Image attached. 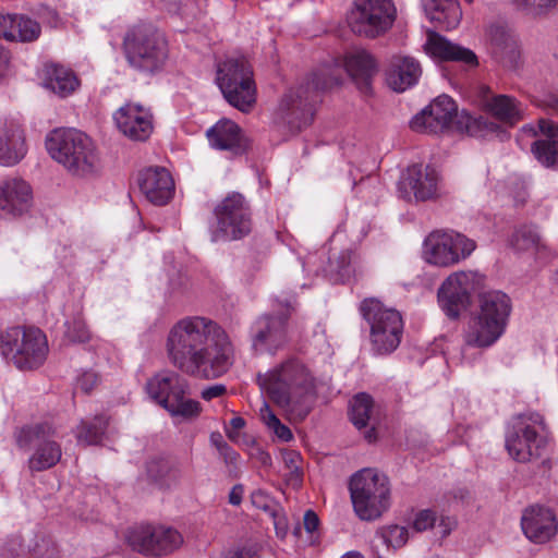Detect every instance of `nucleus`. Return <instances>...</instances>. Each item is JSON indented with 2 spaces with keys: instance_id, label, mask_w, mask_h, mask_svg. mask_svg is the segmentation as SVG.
Segmentation results:
<instances>
[{
  "instance_id": "nucleus-43",
  "label": "nucleus",
  "mask_w": 558,
  "mask_h": 558,
  "mask_svg": "<svg viewBox=\"0 0 558 558\" xmlns=\"http://www.w3.org/2000/svg\"><path fill=\"white\" fill-rule=\"evenodd\" d=\"M65 335L72 342H86L90 338L89 331L80 316L66 323Z\"/></svg>"
},
{
  "instance_id": "nucleus-60",
  "label": "nucleus",
  "mask_w": 558,
  "mask_h": 558,
  "mask_svg": "<svg viewBox=\"0 0 558 558\" xmlns=\"http://www.w3.org/2000/svg\"><path fill=\"white\" fill-rule=\"evenodd\" d=\"M510 51H511V53H513V54H515V53H517L515 45H514V44H512V45L510 46Z\"/></svg>"
},
{
  "instance_id": "nucleus-22",
  "label": "nucleus",
  "mask_w": 558,
  "mask_h": 558,
  "mask_svg": "<svg viewBox=\"0 0 558 558\" xmlns=\"http://www.w3.org/2000/svg\"><path fill=\"white\" fill-rule=\"evenodd\" d=\"M456 113L454 100L447 95H441L413 117L410 126L415 132L438 133L450 124Z\"/></svg>"
},
{
  "instance_id": "nucleus-31",
  "label": "nucleus",
  "mask_w": 558,
  "mask_h": 558,
  "mask_svg": "<svg viewBox=\"0 0 558 558\" xmlns=\"http://www.w3.org/2000/svg\"><path fill=\"white\" fill-rule=\"evenodd\" d=\"M344 68L356 87L364 94L369 93L372 80L378 71L374 57L363 49L351 51L344 58Z\"/></svg>"
},
{
  "instance_id": "nucleus-10",
  "label": "nucleus",
  "mask_w": 558,
  "mask_h": 558,
  "mask_svg": "<svg viewBox=\"0 0 558 558\" xmlns=\"http://www.w3.org/2000/svg\"><path fill=\"white\" fill-rule=\"evenodd\" d=\"M218 85L227 101L241 110L248 112L256 101V88L253 81V70L244 58L225 61L217 73Z\"/></svg>"
},
{
  "instance_id": "nucleus-34",
  "label": "nucleus",
  "mask_w": 558,
  "mask_h": 558,
  "mask_svg": "<svg viewBox=\"0 0 558 558\" xmlns=\"http://www.w3.org/2000/svg\"><path fill=\"white\" fill-rule=\"evenodd\" d=\"M485 107L495 118L510 125L522 119L521 105L511 96H493L486 100Z\"/></svg>"
},
{
  "instance_id": "nucleus-53",
  "label": "nucleus",
  "mask_w": 558,
  "mask_h": 558,
  "mask_svg": "<svg viewBox=\"0 0 558 558\" xmlns=\"http://www.w3.org/2000/svg\"><path fill=\"white\" fill-rule=\"evenodd\" d=\"M9 52L0 46V77L3 76L9 66Z\"/></svg>"
},
{
  "instance_id": "nucleus-8",
  "label": "nucleus",
  "mask_w": 558,
  "mask_h": 558,
  "mask_svg": "<svg viewBox=\"0 0 558 558\" xmlns=\"http://www.w3.org/2000/svg\"><path fill=\"white\" fill-rule=\"evenodd\" d=\"M350 493L354 511L362 520L377 519L390 505L387 477L372 469H364L352 476Z\"/></svg>"
},
{
  "instance_id": "nucleus-58",
  "label": "nucleus",
  "mask_w": 558,
  "mask_h": 558,
  "mask_svg": "<svg viewBox=\"0 0 558 558\" xmlns=\"http://www.w3.org/2000/svg\"><path fill=\"white\" fill-rule=\"evenodd\" d=\"M263 458H262V461L263 463H267L268 461H270V457L269 454L267 453H262Z\"/></svg>"
},
{
  "instance_id": "nucleus-62",
  "label": "nucleus",
  "mask_w": 558,
  "mask_h": 558,
  "mask_svg": "<svg viewBox=\"0 0 558 558\" xmlns=\"http://www.w3.org/2000/svg\"><path fill=\"white\" fill-rule=\"evenodd\" d=\"M523 131H524V132H525V131L533 132V128H529V129H527V128H523Z\"/></svg>"
},
{
  "instance_id": "nucleus-14",
  "label": "nucleus",
  "mask_w": 558,
  "mask_h": 558,
  "mask_svg": "<svg viewBox=\"0 0 558 558\" xmlns=\"http://www.w3.org/2000/svg\"><path fill=\"white\" fill-rule=\"evenodd\" d=\"M396 8L391 0H355L347 15L350 29L366 38H376L392 26Z\"/></svg>"
},
{
  "instance_id": "nucleus-12",
  "label": "nucleus",
  "mask_w": 558,
  "mask_h": 558,
  "mask_svg": "<svg viewBox=\"0 0 558 558\" xmlns=\"http://www.w3.org/2000/svg\"><path fill=\"white\" fill-rule=\"evenodd\" d=\"M251 229V211L241 194L226 196L214 208V220L209 225L214 242L242 239Z\"/></svg>"
},
{
  "instance_id": "nucleus-61",
  "label": "nucleus",
  "mask_w": 558,
  "mask_h": 558,
  "mask_svg": "<svg viewBox=\"0 0 558 558\" xmlns=\"http://www.w3.org/2000/svg\"><path fill=\"white\" fill-rule=\"evenodd\" d=\"M366 438L368 439V441H372V435H371V433H367Z\"/></svg>"
},
{
  "instance_id": "nucleus-36",
  "label": "nucleus",
  "mask_w": 558,
  "mask_h": 558,
  "mask_svg": "<svg viewBox=\"0 0 558 558\" xmlns=\"http://www.w3.org/2000/svg\"><path fill=\"white\" fill-rule=\"evenodd\" d=\"M374 410L372 397L365 392L357 393L351 401L350 416L357 428L367 426Z\"/></svg>"
},
{
  "instance_id": "nucleus-21",
  "label": "nucleus",
  "mask_w": 558,
  "mask_h": 558,
  "mask_svg": "<svg viewBox=\"0 0 558 558\" xmlns=\"http://www.w3.org/2000/svg\"><path fill=\"white\" fill-rule=\"evenodd\" d=\"M113 120L119 131L132 141L144 142L154 130L150 110L137 104H126L119 108Z\"/></svg>"
},
{
  "instance_id": "nucleus-18",
  "label": "nucleus",
  "mask_w": 558,
  "mask_h": 558,
  "mask_svg": "<svg viewBox=\"0 0 558 558\" xmlns=\"http://www.w3.org/2000/svg\"><path fill=\"white\" fill-rule=\"evenodd\" d=\"M484 277L476 271L461 270L448 276L438 289V303L450 318L459 317L469 304L471 294L482 284Z\"/></svg>"
},
{
  "instance_id": "nucleus-50",
  "label": "nucleus",
  "mask_w": 558,
  "mask_h": 558,
  "mask_svg": "<svg viewBox=\"0 0 558 558\" xmlns=\"http://www.w3.org/2000/svg\"><path fill=\"white\" fill-rule=\"evenodd\" d=\"M303 521H304V527L308 533H313L314 531H316L319 525V519H318L317 514L312 510H307L304 513Z\"/></svg>"
},
{
  "instance_id": "nucleus-6",
  "label": "nucleus",
  "mask_w": 558,
  "mask_h": 558,
  "mask_svg": "<svg viewBox=\"0 0 558 558\" xmlns=\"http://www.w3.org/2000/svg\"><path fill=\"white\" fill-rule=\"evenodd\" d=\"M145 390L171 416L195 418L203 410L198 401L187 397V380L174 371L163 369L156 373L147 380Z\"/></svg>"
},
{
  "instance_id": "nucleus-11",
  "label": "nucleus",
  "mask_w": 558,
  "mask_h": 558,
  "mask_svg": "<svg viewBox=\"0 0 558 558\" xmlns=\"http://www.w3.org/2000/svg\"><path fill=\"white\" fill-rule=\"evenodd\" d=\"M56 437V428L47 422L24 426L15 433L19 448L34 449L28 459L32 472L48 470L60 461L62 450L60 444L54 440Z\"/></svg>"
},
{
  "instance_id": "nucleus-41",
  "label": "nucleus",
  "mask_w": 558,
  "mask_h": 558,
  "mask_svg": "<svg viewBox=\"0 0 558 558\" xmlns=\"http://www.w3.org/2000/svg\"><path fill=\"white\" fill-rule=\"evenodd\" d=\"M376 535L386 544L388 547L400 548L402 547L409 537L408 530L400 525H387L380 527Z\"/></svg>"
},
{
  "instance_id": "nucleus-1",
  "label": "nucleus",
  "mask_w": 558,
  "mask_h": 558,
  "mask_svg": "<svg viewBox=\"0 0 558 558\" xmlns=\"http://www.w3.org/2000/svg\"><path fill=\"white\" fill-rule=\"evenodd\" d=\"M166 351L174 367L202 379L221 377L234 361L233 344L226 330L201 316L177 322L168 332Z\"/></svg>"
},
{
  "instance_id": "nucleus-29",
  "label": "nucleus",
  "mask_w": 558,
  "mask_h": 558,
  "mask_svg": "<svg viewBox=\"0 0 558 558\" xmlns=\"http://www.w3.org/2000/svg\"><path fill=\"white\" fill-rule=\"evenodd\" d=\"M421 74V65L414 58L393 56L386 71V82L391 89L400 93L415 85Z\"/></svg>"
},
{
  "instance_id": "nucleus-59",
  "label": "nucleus",
  "mask_w": 558,
  "mask_h": 558,
  "mask_svg": "<svg viewBox=\"0 0 558 558\" xmlns=\"http://www.w3.org/2000/svg\"><path fill=\"white\" fill-rule=\"evenodd\" d=\"M236 457H238V454L235 453V451H230V453H229L230 460H235Z\"/></svg>"
},
{
  "instance_id": "nucleus-26",
  "label": "nucleus",
  "mask_w": 558,
  "mask_h": 558,
  "mask_svg": "<svg viewBox=\"0 0 558 558\" xmlns=\"http://www.w3.org/2000/svg\"><path fill=\"white\" fill-rule=\"evenodd\" d=\"M137 183L141 192L155 205H165L172 198L174 182L165 168L150 167L142 170Z\"/></svg>"
},
{
  "instance_id": "nucleus-44",
  "label": "nucleus",
  "mask_w": 558,
  "mask_h": 558,
  "mask_svg": "<svg viewBox=\"0 0 558 558\" xmlns=\"http://www.w3.org/2000/svg\"><path fill=\"white\" fill-rule=\"evenodd\" d=\"M351 259H352V252L351 251H342L336 262H330V268L329 272L335 274L339 276L340 278H344L350 275L351 272Z\"/></svg>"
},
{
  "instance_id": "nucleus-39",
  "label": "nucleus",
  "mask_w": 558,
  "mask_h": 558,
  "mask_svg": "<svg viewBox=\"0 0 558 558\" xmlns=\"http://www.w3.org/2000/svg\"><path fill=\"white\" fill-rule=\"evenodd\" d=\"M281 459L283 462V476L286 477L287 483L296 488L301 486L302 483V457L295 450H282Z\"/></svg>"
},
{
  "instance_id": "nucleus-15",
  "label": "nucleus",
  "mask_w": 558,
  "mask_h": 558,
  "mask_svg": "<svg viewBox=\"0 0 558 558\" xmlns=\"http://www.w3.org/2000/svg\"><path fill=\"white\" fill-rule=\"evenodd\" d=\"M476 248L474 240L454 231H433L424 241V258L435 266L450 267L466 259Z\"/></svg>"
},
{
  "instance_id": "nucleus-27",
  "label": "nucleus",
  "mask_w": 558,
  "mask_h": 558,
  "mask_svg": "<svg viewBox=\"0 0 558 558\" xmlns=\"http://www.w3.org/2000/svg\"><path fill=\"white\" fill-rule=\"evenodd\" d=\"M27 154V144L21 124L11 119L0 122V165L13 167Z\"/></svg>"
},
{
  "instance_id": "nucleus-42",
  "label": "nucleus",
  "mask_w": 558,
  "mask_h": 558,
  "mask_svg": "<svg viewBox=\"0 0 558 558\" xmlns=\"http://www.w3.org/2000/svg\"><path fill=\"white\" fill-rule=\"evenodd\" d=\"M519 10L526 14L541 16L553 11L558 0H510Z\"/></svg>"
},
{
  "instance_id": "nucleus-55",
  "label": "nucleus",
  "mask_w": 558,
  "mask_h": 558,
  "mask_svg": "<svg viewBox=\"0 0 558 558\" xmlns=\"http://www.w3.org/2000/svg\"><path fill=\"white\" fill-rule=\"evenodd\" d=\"M453 524L454 521L450 520L449 518H442L440 521V525L444 526V534H448Z\"/></svg>"
},
{
  "instance_id": "nucleus-57",
  "label": "nucleus",
  "mask_w": 558,
  "mask_h": 558,
  "mask_svg": "<svg viewBox=\"0 0 558 558\" xmlns=\"http://www.w3.org/2000/svg\"><path fill=\"white\" fill-rule=\"evenodd\" d=\"M154 466H155V463H150V464H149V466H148V473H149V475H150L154 480L158 481V480H160V478H161V475L155 474Z\"/></svg>"
},
{
  "instance_id": "nucleus-9",
  "label": "nucleus",
  "mask_w": 558,
  "mask_h": 558,
  "mask_svg": "<svg viewBox=\"0 0 558 558\" xmlns=\"http://www.w3.org/2000/svg\"><path fill=\"white\" fill-rule=\"evenodd\" d=\"M361 313L369 325L371 341L378 354L395 351L401 341L403 322L400 313L393 308L385 307L375 299L364 300Z\"/></svg>"
},
{
  "instance_id": "nucleus-2",
  "label": "nucleus",
  "mask_w": 558,
  "mask_h": 558,
  "mask_svg": "<svg viewBox=\"0 0 558 558\" xmlns=\"http://www.w3.org/2000/svg\"><path fill=\"white\" fill-rule=\"evenodd\" d=\"M257 383L290 421H302L310 413L315 378L299 359H288L258 374Z\"/></svg>"
},
{
  "instance_id": "nucleus-52",
  "label": "nucleus",
  "mask_w": 558,
  "mask_h": 558,
  "mask_svg": "<svg viewBox=\"0 0 558 558\" xmlns=\"http://www.w3.org/2000/svg\"><path fill=\"white\" fill-rule=\"evenodd\" d=\"M243 488L241 485L234 486L229 494V502L233 506H238L242 501Z\"/></svg>"
},
{
  "instance_id": "nucleus-13",
  "label": "nucleus",
  "mask_w": 558,
  "mask_h": 558,
  "mask_svg": "<svg viewBox=\"0 0 558 558\" xmlns=\"http://www.w3.org/2000/svg\"><path fill=\"white\" fill-rule=\"evenodd\" d=\"M2 352L20 369H33L44 363L48 352L46 336L37 328L12 327L1 336Z\"/></svg>"
},
{
  "instance_id": "nucleus-49",
  "label": "nucleus",
  "mask_w": 558,
  "mask_h": 558,
  "mask_svg": "<svg viewBox=\"0 0 558 558\" xmlns=\"http://www.w3.org/2000/svg\"><path fill=\"white\" fill-rule=\"evenodd\" d=\"M227 392V387L222 384H215L209 387H206L202 390L201 397L206 400L210 401L215 398H219L223 396Z\"/></svg>"
},
{
  "instance_id": "nucleus-16",
  "label": "nucleus",
  "mask_w": 558,
  "mask_h": 558,
  "mask_svg": "<svg viewBox=\"0 0 558 558\" xmlns=\"http://www.w3.org/2000/svg\"><path fill=\"white\" fill-rule=\"evenodd\" d=\"M520 416L506 434L505 446L509 456L520 463H526L538 459L546 446V437L537 430L536 425H542L538 414L529 418Z\"/></svg>"
},
{
  "instance_id": "nucleus-40",
  "label": "nucleus",
  "mask_w": 558,
  "mask_h": 558,
  "mask_svg": "<svg viewBox=\"0 0 558 558\" xmlns=\"http://www.w3.org/2000/svg\"><path fill=\"white\" fill-rule=\"evenodd\" d=\"M259 416L263 423L274 432V434L282 441H290L293 438L291 429L282 424L269 404L264 402L259 409Z\"/></svg>"
},
{
  "instance_id": "nucleus-23",
  "label": "nucleus",
  "mask_w": 558,
  "mask_h": 558,
  "mask_svg": "<svg viewBox=\"0 0 558 558\" xmlns=\"http://www.w3.org/2000/svg\"><path fill=\"white\" fill-rule=\"evenodd\" d=\"M521 527L525 537L534 544H546L558 532L556 513L547 507L531 506L521 518Z\"/></svg>"
},
{
  "instance_id": "nucleus-54",
  "label": "nucleus",
  "mask_w": 558,
  "mask_h": 558,
  "mask_svg": "<svg viewBox=\"0 0 558 558\" xmlns=\"http://www.w3.org/2000/svg\"><path fill=\"white\" fill-rule=\"evenodd\" d=\"M226 558H255V554L251 549H238L230 551Z\"/></svg>"
},
{
  "instance_id": "nucleus-48",
  "label": "nucleus",
  "mask_w": 558,
  "mask_h": 558,
  "mask_svg": "<svg viewBox=\"0 0 558 558\" xmlns=\"http://www.w3.org/2000/svg\"><path fill=\"white\" fill-rule=\"evenodd\" d=\"M538 129L542 134L547 136L546 140H557L558 137V124L548 119H539Z\"/></svg>"
},
{
  "instance_id": "nucleus-51",
  "label": "nucleus",
  "mask_w": 558,
  "mask_h": 558,
  "mask_svg": "<svg viewBox=\"0 0 558 558\" xmlns=\"http://www.w3.org/2000/svg\"><path fill=\"white\" fill-rule=\"evenodd\" d=\"M230 425L232 427L231 430H227V436L230 440L235 441L238 438V432L239 429L243 428L245 426V421L241 416H235L231 418Z\"/></svg>"
},
{
  "instance_id": "nucleus-5",
  "label": "nucleus",
  "mask_w": 558,
  "mask_h": 558,
  "mask_svg": "<svg viewBox=\"0 0 558 558\" xmlns=\"http://www.w3.org/2000/svg\"><path fill=\"white\" fill-rule=\"evenodd\" d=\"M510 312L511 302L507 294L490 291L481 295L478 311L463 331V359L466 348L487 349L494 345L506 330Z\"/></svg>"
},
{
  "instance_id": "nucleus-4",
  "label": "nucleus",
  "mask_w": 558,
  "mask_h": 558,
  "mask_svg": "<svg viewBox=\"0 0 558 558\" xmlns=\"http://www.w3.org/2000/svg\"><path fill=\"white\" fill-rule=\"evenodd\" d=\"M46 147L70 174L89 178L98 173L100 159L97 148L85 133L75 129H56L47 135Z\"/></svg>"
},
{
  "instance_id": "nucleus-35",
  "label": "nucleus",
  "mask_w": 558,
  "mask_h": 558,
  "mask_svg": "<svg viewBox=\"0 0 558 558\" xmlns=\"http://www.w3.org/2000/svg\"><path fill=\"white\" fill-rule=\"evenodd\" d=\"M511 245L519 251H533L537 256H545L547 250L536 229L531 226L517 229L512 234Z\"/></svg>"
},
{
  "instance_id": "nucleus-30",
  "label": "nucleus",
  "mask_w": 558,
  "mask_h": 558,
  "mask_svg": "<svg viewBox=\"0 0 558 558\" xmlns=\"http://www.w3.org/2000/svg\"><path fill=\"white\" fill-rule=\"evenodd\" d=\"M41 34L40 24L23 14H0V37L10 41L32 43Z\"/></svg>"
},
{
  "instance_id": "nucleus-63",
  "label": "nucleus",
  "mask_w": 558,
  "mask_h": 558,
  "mask_svg": "<svg viewBox=\"0 0 558 558\" xmlns=\"http://www.w3.org/2000/svg\"><path fill=\"white\" fill-rule=\"evenodd\" d=\"M162 468L166 469L167 471H169V469H168L166 463H162Z\"/></svg>"
},
{
  "instance_id": "nucleus-56",
  "label": "nucleus",
  "mask_w": 558,
  "mask_h": 558,
  "mask_svg": "<svg viewBox=\"0 0 558 558\" xmlns=\"http://www.w3.org/2000/svg\"><path fill=\"white\" fill-rule=\"evenodd\" d=\"M340 558H364V556L359 551L352 550V551L345 553Z\"/></svg>"
},
{
  "instance_id": "nucleus-38",
  "label": "nucleus",
  "mask_w": 558,
  "mask_h": 558,
  "mask_svg": "<svg viewBox=\"0 0 558 558\" xmlns=\"http://www.w3.org/2000/svg\"><path fill=\"white\" fill-rule=\"evenodd\" d=\"M107 425V418L102 415L96 416L90 423L82 421L81 425L77 427L76 438L80 442L83 441L86 445H96L101 440Z\"/></svg>"
},
{
  "instance_id": "nucleus-19",
  "label": "nucleus",
  "mask_w": 558,
  "mask_h": 558,
  "mask_svg": "<svg viewBox=\"0 0 558 558\" xmlns=\"http://www.w3.org/2000/svg\"><path fill=\"white\" fill-rule=\"evenodd\" d=\"M291 307L284 305L276 315L265 314L253 325V347L256 351L275 353L288 341V319Z\"/></svg>"
},
{
  "instance_id": "nucleus-3",
  "label": "nucleus",
  "mask_w": 558,
  "mask_h": 558,
  "mask_svg": "<svg viewBox=\"0 0 558 558\" xmlns=\"http://www.w3.org/2000/svg\"><path fill=\"white\" fill-rule=\"evenodd\" d=\"M340 84V70L336 65L319 69L305 86L289 89L281 98L276 111V122L288 125L292 132L300 131L313 120L316 93Z\"/></svg>"
},
{
  "instance_id": "nucleus-37",
  "label": "nucleus",
  "mask_w": 558,
  "mask_h": 558,
  "mask_svg": "<svg viewBox=\"0 0 558 558\" xmlns=\"http://www.w3.org/2000/svg\"><path fill=\"white\" fill-rule=\"evenodd\" d=\"M531 150L542 166L558 169V140H537Z\"/></svg>"
},
{
  "instance_id": "nucleus-24",
  "label": "nucleus",
  "mask_w": 558,
  "mask_h": 558,
  "mask_svg": "<svg viewBox=\"0 0 558 558\" xmlns=\"http://www.w3.org/2000/svg\"><path fill=\"white\" fill-rule=\"evenodd\" d=\"M206 137L210 147L217 150L229 151L233 156L246 153L250 141L241 128L229 119H220L206 131Z\"/></svg>"
},
{
  "instance_id": "nucleus-20",
  "label": "nucleus",
  "mask_w": 558,
  "mask_h": 558,
  "mask_svg": "<svg viewBox=\"0 0 558 558\" xmlns=\"http://www.w3.org/2000/svg\"><path fill=\"white\" fill-rule=\"evenodd\" d=\"M440 177L430 166L413 165L398 183L400 197L408 202H426L439 195Z\"/></svg>"
},
{
  "instance_id": "nucleus-32",
  "label": "nucleus",
  "mask_w": 558,
  "mask_h": 558,
  "mask_svg": "<svg viewBox=\"0 0 558 558\" xmlns=\"http://www.w3.org/2000/svg\"><path fill=\"white\" fill-rule=\"evenodd\" d=\"M424 10L430 21L446 29L456 28L462 17L458 0H424Z\"/></svg>"
},
{
  "instance_id": "nucleus-25",
  "label": "nucleus",
  "mask_w": 558,
  "mask_h": 558,
  "mask_svg": "<svg viewBox=\"0 0 558 558\" xmlns=\"http://www.w3.org/2000/svg\"><path fill=\"white\" fill-rule=\"evenodd\" d=\"M33 201L32 186L24 179L11 177L0 183V211L5 216L25 214Z\"/></svg>"
},
{
  "instance_id": "nucleus-28",
  "label": "nucleus",
  "mask_w": 558,
  "mask_h": 558,
  "mask_svg": "<svg viewBox=\"0 0 558 558\" xmlns=\"http://www.w3.org/2000/svg\"><path fill=\"white\" fill-rule=\"evenodd\" d=\"M424 51L437 61H454L468 65H477V57L472 50L453 44L433 31L426 33Z\"/></svg>"
},
{
  "instance_id": "nucleus-33",
  "label": "nucleus",
  "mask_w": 558,
  "mask_h": 558,
  "mask_svg": "<svg viewBox=\"0 0 558 558\" xmlns=\"http://www.w3.org/2000/svg\"><path fill=\"white\" fill-rule=\"evenodd\" d=\"M45 85L60 97L71 95L80 85L75 73L63 65L48 63L45 65Z\"/></svg>"
},
{
  "instance_id": "nucleus-47",
  "label": "nucleus",
  "mask_w": 558,
  "mask_h": 558,
  "mask_svg": "<svg viewBox=\"0 0 558 558\" xmlns=\"http://www.w3.org/2000/svg\"><path fill=\"white\" fill-rule=\"evenodd\" d=\"M251 500L254 507L262 510H268L271 506V498L270 496L265 493L264 490L257 489L252 493Z\"/></svg>"
},
{
  "instance_id": "nucleus-7",
  "label": "nucleus",
  "mask_w": 558,
  "mask_h": 558,
  "mask_svg": "<svg viewBox=\"0 0 558 558\" xmlns=\"http://www.w3.org/2000/svg\"><path fill=\"white\" fill-rule=\"evenodd\" d=\"M122 48L129 64L141 71H157L168 58L165 38L148 25L141 24L129 28Z\"/></svg>"
},
{
  "instance_id": "nucleus-45",
  "label": "nucleus",
  "mask_w": 558,
  "mask_h": 558,
  "mask_svg": "<svg viewBox=\"0 0 558 558\" xmlns=\"http://www.w3.org/2000/svg\"><path fill=\"white\" fill-rule=\"evenodd\" d=\"M436 514L432 510L420 511L413 521V529L417 532L426 531L435 525Z\"/></svg>"
},
{
  "instance_id": "nucleus-46",
  "label": "nucleus",
  "mask_w": 558,
  "mask_h": 558,
  "mask_svg": "<svg viewBox=\"0 0 558 558\" xmlns=\"http://www.w3.org/2000/svg\"><path fill=\"white\" fill-rule=\"evenodd\" d=\"M98 377L94 372H85L77 378V388L88 393L97 385Z\"/></svg>"
},
{
  "instance_id": "nucleus-17",
  "label": "nucleus",
  "mask_w": 558,
  "mask_h": 558,
  "mask_svg": "<svg viewBox=\"0 0 558 558\" xmlns=\"http://www.w3.org/2000/svg\"><path fill=\"white\" fill-rule=\"evenodd\" d=\"M130 546L146 556L163 557L178 550L183 545L182 534L166 525H141L128 535Z\"/></svg>"
}]
</instances>
